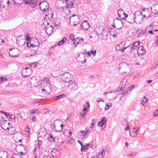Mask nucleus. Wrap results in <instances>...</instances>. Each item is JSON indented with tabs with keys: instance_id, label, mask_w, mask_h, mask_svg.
<instances>
[{
	"instance_id": "nucleus-1",
	"label": "nucleus",
	"mask_w": 158,
	"mask_h": 158,
	"mask_svg": "<svg viewBox=\"0 0 158 158\" xmlns=\"http://www.w3.org/2000/svg\"><path fill=\"white\" fill-rule=\"evenodd\" d=\"M43 25L45 26L44 29L46 33L48 35H50L53 33L54 27L51 25H50L48 21L44 20L43 22Z\"/></svg>"
},
{
	"instance_id": "nucleus-2",
	"label": "nucleus",
	"mask_w": 158,
	"mask_h": 158,
	"mask_svg": "<svg viewBox=\"0 0 158 158\" xmlns=\"http://www.w3.org/2000/svg\"><path fill=\"white\" fill-rule=\"evenodd\" d=\"M26 38L27 41H29V42H27V44L28 47H29L31 46L34 47L39 45V42L36 38H35L31 39L28 38Z\"/></svg>"
},
{
	"instance_id": "nucleus-3",
	"label": "nucleus",
	"mask_w": 158,
	"mask_h": 158,
	"mask_svg": "<svg viewBox=\"0 0 158 158\" xmlns=\"http://www.w3.org/2000/svg\"><path fill=\"white\" fill-rule=\"evenodd\" d=\"M79 18L77 15H73L69 18V23L71 26H76L79 23Z\"/></svg>"
},
{
	"instance_id": "nucleus-4",
	"label": "nucleus",
	"mask_w": 158,
	"mask_h": 158,
	"mask_svg": "<svg viewBox=\"0 0 158 158\" xmlns=\"http://www.w3.org/2000/svg\"><path fill=\"white\" fill-rule=\"evenodd\" d=\"M121 65L123 68L124 69V72L126 73V74L127 75V76H130L132 74V73L131 72L132 68L130 65L123 62Z\"/></svg>"
},
{
	"instance_id": "nucleus-5",
	"label": "nucleus",
	"mask_w": 158,
	"mask_h": 158,
	"mask_svg": "<svg viewBox=\"0 0 158 158\" xmlns=\"http://www.w3.org/2000/svg\"><path fill=\"white\" fill-rule=\"evenodd\" d=\"M53 14L54 11L53 10L50 8L48 9L43 14L44 16H45V18L46 19H44V20L47 21L48 20L52 19L53 17Z\"/></svg>"
},
{
	"instance_id": "nucleus-6",
	"label": "nucleus",
	"mask_w": 158,
	"mask_h": 158,
	"mask_svg": "<svg viewBox=\"0 0 158 158\" xmlns=\"http://www.w3.org/2000/svg\"><path fill=\"white\" fill-rule=\"evenodd\" d=\"M139 13V15H141L142 14V13L140 12H135V13H132L129 15V17L126 20V21L129 23H131L134 22L136 23L135 19H136V14Z\"/></svg>"
},
{
	"instance_id": "nucleus-7",
	"label": "nucleus",
	"mask_w": 158,
	"mask_h": 158,
	"mask_svg": "<svg viewBox=\"0 0 158 158\" xmlns=\"http://www.w3.org/2000/svg\"><path fill=\"white\" fill-rule=\"evenodd\" d=\"M61 79L64 82H70L72 79L71 74L68 72L62 74Z\"/></svg>"
},
{
	"instance_id": "nucleus-8",
	"label": "nucleus",
	"mask_w": 158,
	"mask_h": 158,
	"mask_svg": "<svg viewBox=\"0 0 158 158\" xmlns=\"http://www.w3.org/2000/svg\"><path fill=\"white\" fill-rule=\"evenodd\" d=\"M40 10L42 11H46L49 8L48 3L46 1L40 2L38 5Z\"/></svg>"
},
{
	"instance_id": "nucleus-9",
	"label": "nucleus",
	"mask_w": 158,
	"mask_h": 158,
	"mask_svg": "<svg viewBox=\"0 0 158 158\" xmlns=\"http://www.w3.org/2000/svg\"><path fill=\"white\" fill-rule=\"evenodd\" d=\"M123 19L124 21H122V20H120V19L118 18L116 19H114V24H113L112 26L116 28V26H115V25H119L120 26H121L120 27H118L117 28L118 29H120L122 27V26L123 25V23L125 21V19L124 18H123L122 19Z\"/></svg>"
},
{
	"instance_id": "nucleus-10",
	"label": "nucleus",
	"mask_w": 158,
	"mask_h": 158,
	"mask_svg": "<svg viewBox=\"0 0 158 158\" xmlns=\"http://www.w3.org/2000/svg\"><path fill=\"white\" fill-rule=\"evenodd\" d=\"M69 89L71 91H74L78 89V85L75 81H71L68 86Z\"/></svg>"
},
{
	"instance_id": "nucleus-11",
	"label": "nucleus",
	"mask_w": 158,
	"mask_h": 158,
	"mask_svg": "<svg viewBox=\"0 0 158 158\" xmlns=\"http://www.w3.org/2000/svg\"><path fill=\"white\" fill-rule=\"evenodd\" d=\"M127 82V79H123L121 81L119 86V88L120 91H123L125 90Z\"/></svg>"
},
{
	"instance_id": "nucleus-12",
	"label": "nucleus",
	"mask_w": 158,
	"mask_h": 158,
	"mask_svg": "<svg viewBox=\"0 0 158 158\" xmlns=\"http://www.w3.org/2000/svg\"><path fill=\"white\" fill-rule=\"evenodd\" d=\"M80 26L82 29L85 30H88L90 27L89 23L86 20L83 21Z\"/></svg>"
},
{
	"instance_id": "nucleus-13",
	"label": "nucleus",
	"mask_w": 158,
	"mask_h": 158,
	"mask_svg": "<svg viewBox=\"0 0 158 158\" xmlns=\"http://www.w3.org/2000/svg\"><path fill=\"white\" fill-rule=\"evenodd\" d=\"M52 156L53 158L58 157L60 154V152L56 149H53L51 151Z\"/></svg>"
},
{
	"instance_id": "nucleus-14",
	"label": "nucleus",
	"mask_w": 158,
	"mask_h": 158,
	"mask_svg": "<svg viewBox=\"0 0 158 158\" xmlns=\"http://www.w3.org/2000/svg\"><path fill=\"white\" fill-rule=\"evenodd\" d=\"M103 29H104V27L101 26H99L96 27L95 29V31H94V32L96 35L98 36L99 35H101L102 34V32Z\"/></svg>"
},
{
	"instance_id": "nucleus-15",
	"label": "nucleus",
	"mask_w": 158,
	"mask_h": 158,
	"mask_svg": "<svg viewBox=\"0 0 158 158\" xmlns=\"http://www.w3.org/2000/svg\"><path fill=\"white\" fill-rule=\"evenodd\" d=\"M65 3H66V5L65 6V7L66 8H69V7H73V3L71 0H64Z\"/></svg>"
},
{
	"instance_id": "nucleus-16",
	"label": "nucleus",
	"mask_w": 158,
	"mask_h": 158,
	"mask_svg": "<svg viewBox=\"0 0 158 158\" xmlns=\"http://www.w3.org/2000/svg\"><path fill=\"white\" fill-rule=\"evenodd\" d=\"M31 69H29L28 67H26L25 68H23L22 71V75L24 77H26L30 75V74H24V72L26 71H31Z\"/></svg>"
},
{
	"instance_id": "nucleus-17",
	"label": "nucleus",
	"mask_w": 158,
	"mask_h": 158,
	"mask_svg": "<svg viewBox=\"0 0 158 158\" xmlns=\"http://www.w3.org/2000/svg\"><path fill=\"white\" fill-rule=\"evenodd\" d=\"M2 128L4 129V130H9V132L10 134H14L15 133V128L13 127H10V128L8 127H7L6 129H5V128H4L2 127Z\"/></svg>"
},
{
	"instance_id": "nucleus-18",
	"label": "nucleus",
	"mask_w": 158,
	"mask_h": 158,
	"mask_svg": "<svg viewBox=\"0 0 158 158\" xmlns=\"http://www.w3.org/2000/svg\"><path fill=\"white\" fill-rule=\"evenodd\" d=\"M106 122V119L105 117H103L101 121L98 123V125L100 127H102Z\"/></svg>"
},
{
	"instance_id": "nucleus-19",
	"label": "nucleus",
	"mask_w": 158,
	"mask_h": 158,
	"mask_svg": "<svg viewBox=\"0 0 158 158\" xmlns=\"http://www.w3.org/2000/svg\"><path fill=\"white\" fill-rule=\"evenodd\" d=\"M137 52H139L141 54H143L145 53L146 50L143 46H140L138 48Z\"/></svg>"
},
{
	"instance_id": "nucleus-20",
	"label": "nucleus",
	"mask_w": 158,
	"mask_h": 158,
	"mask_svg": "<svg viewBox=\"0 0 158 158\" xmlns=\"http://www.w3.org/2000/svg\"><path fill=\"white\" fill-rule=\"evenodd\" d=\"M46 135V131L45 130L42 131L40 130L39 131L38 134V136L39 137H44Z\"/></svg>"
},
{
	"instance_id": "nucleus-21",
	"label": "nucleus",
	"mask_w": 158,
	"mask_h": 158,
	"mask_svg": "<svg viewBox=\"0 0 158 158\" xmlns=\"http://www.w3.org/2000/svg\"><path fill=\"white\" fill-rule=\"evenodd\" d=\"M49 136L48 137V140L51 142H55L56 141V137L51 134H49Z\"/></svg>"
},
{
	"instance_id": "nucleus-22",
	"label": "nucleus",
	"mask_w": 158,
	"mask_h": 158,
	"mask_svg": "<svg viewBox=\"0 0 158 158\" xmlns=\"http://www.w3.org/2000/svg\"><path fill=\"white\" fill-rule=\"evenodd\" d=\"M29 4L31 8H34L37 6L38 0H32Z\"/></svg>"
},
{
	"instance_id": "nucleus-23",
	"label": "nucleus",
	"mask_w": 158,
	"mask_h": 158,
	"mask_svg": "<svg viewBox=\"0 0 158 158\" xmlns=\"http://www.w3.org/2000/svg\"><path fill=\"white\" fill-rule=\"evenodd\" d=\"M87 105H85L84 106V108L83 109V111L84 112H87L89 110V108L90 107V105L89 103L86 102Z\"/></svg>"
},
{
	"instance_id": "nucleus-24",
	"label": "nucleus",
	"mask_w": 158,
	"mask_h": 158,
	"mask_svg": "<svg viewBox=\"0 0 158 158\" xmlns=\"http://www.w3.org/2000/svg\"><path fill=\"white\" fill-rule=\"evenodd\" d=\"M0 158H9L8 153L6 152H3L2 154L0 153Z\"/></svg>"
},
{
	"instance_id": "nucleus-25",
	"label": "nucleus",
	"mask_w": 158,
	"mask_h": 158,
	"mask_svg": "<svg viewBox=\"0 0 158 158\" xmlns=\"http://www.w3.org/2000/svg\"><path fill=\"white\" fill-rule=\"evenodd\" d=\"M89 130L88 128H86L84 132V134H83V137H82V139H84L85 137H87V136L88 133H89L90 131H89Z\"/></svg>"
},
{
	"instance_id": "nucleus-26",
	"label": "nucleus",
	"mask_w": 158,
	"mask_h": 158,
	"mask_svg": "<svg viewBox=\"0 0 158 158\" xmlns=\"http://www.w3.org/2000/svg\"><path fill=\"white\" fill-rule=\"evenodd\" d=\"M139 129L140 127H137V129H136V128H135L133 129V132L134 133H136L134 135L133 137H136L137 136L138 134L137 133V132L139 131Z\"/></svg>"
},
{
	"instance_id": "nucleus-27",
	"label": "nucleus",
	"mask_w": 158,
	"mask_h": 158,
	"mask_svg": "<svg viewBox=\"0 0 158 158\" xmlns=\"http://www.w3.org/2000/svg\"><path fill=\"white\" fill-rule=\"evenodd\" d=\"M48 84V89L49 88V89L50 90L51 92L54 93V91H55V87L53 86H51L50 85H49V84Z\"/></svg>"
},
{
	"instance_id": "nucleus-28",
	"label": "nucleus",
	"mask_w": 158,
	"mask_h": 158,
	"mask_svg": "<svg viewBox=\"0 0 158 158\" xmlns=\"http://www.w3.org/2000/svg\"><path fill=\"white\" fill-rule=\"evenodd\" d=\"M86 53L89 56H91L92 54H94V56L96 53V51L95 50L94 51H91V52H86L85 51Z\"/></svg>"
},
{
	"instance_id": "nucleus-29",
	"label": "nucleus",
	"mask_w": 158,
	"mask_h": 158,
	"mask_svg": "<svg viewBox=\"0 0 158 158\" xmlns=\"http://www.w3.org/2000/svg\"><path fill=\"white\" fill-rule=\"evenodd\" d=\"M53 23L55 24V26H59L60 24V22L59 21V19L56 18L55 20H54L53 21Z\"/></svg>"
},
{
	"instance_id": "nucleus-30",
	"label": "nucleus",
	"mask_w": 158,
	"mask_h": 158,
	"mask_svg": "<svg viewBox=\"0 0 158 158\" xmlns=\"http://www.w3.org/2000/svg\"><path fill=\"white\" fill-rule=\"evenodd\" d=\"M66 40V38L65 37H64L62 40L58 43V46H60L64 44L65 43Z\"/></svg>"
},
{
	"instance_id": "nucleus-31",
	"label": "nucleus",
	"mask_w": 158,
	"mask_h": 158,
	"mask_svg": "<svg viewBox=\"0 0 158 158\" xmlns=\"http://www.w3.org/2000/svg\"><path fill=\"white\" fill-rule=\"evenodd\" d=\"M143 11H144L145 13H148V15L147 16V17L148 18H150V17H151V12L148 10V9H147L146 10H145L144 9H143Z\"/></svg>"
},
{
	"instance_id": "nucleus-32",
	"label": "nucleus",
	"mask_w": 158,
	"mask_h": 158,
	"mask_svg": "<svg viewBox=\"0 0 158 158\" xmlns=\"http://www.w3.org/2000/svg\"><path fill=\"white\" fill-rule=\"evenodd\" d=\"M106 106L105 107V110H107L109 108L111 107L112 106V104L111 103H106Z\"/></svg>"
},
{
	"instance_id": "nucleus-33",
	"label": "nucleus",
	"mask_w": 158,
	"mask_h": 158,
	"mask_svg": "<svg viewBox=\"0 0 158 158\" xmlns=\"http://www.w3.org/2000/svg\"><path fill=\"white\" fill-rule=\"evenodd\" d=\"M102 35L103 36H107L108 35V32H107V31L105 30V29L104 27V29H103V30L102 31Z\"/></svg>"
},
{
	"instance_id": "nucleus-34",
	"label": "nucleus",
	"mask_w": 158,
	"mask_h": 158,
	"mask_svg": "<svg viewBox=\"0 0 158 158\" xmlns=\"http://www.w3.org/2000/svg\"><path fill=\"white\" fill-rule=\"evenodd\" d=\"M16 4H20L23 2L24 0H12Z\"/></svg>"
},
{
	"instance_id": "nucleus-35",
	"label": "nucleus",
	"mask_w": 158,
	"mask_h": 158,
	"mask_svg": "<svg viewBox=\"0 0 158 158\" xmlns=\"http://www.w3.org/2000/svg\"><path fill=\"white\" fill-rule=\"evenodd\" d=\"M109 31L110 34L113 36L115 37L117 36L116 31H114L115 30H114V31L113 30H110Z\"/></svg>"
},
{
	"instance_id": "nucleus-36",
	"label": "nucleus",
	"mask_w": 158,
	"mask_h": 158,
	"mask_svg": "<svg viewBox=\"0 0 158 158\" xmlns=\"http://www.w3.org/2000/svg\"><path fill=\"white\" fill-rule=\"evenodd\" d=\"M140 42L139 41H137L134 42L132 44V46L135 47V48L137 47L139 45Z\"/></svg>"
},
{
	"instance_id": "nucleus-37",
	"label": "nucleus",
	"mask_w": 158,
	"mask_h": 158,
	"mask_svg": "<svg viewBox=\"0 0 158 158\" xmlns=\"http://www.w3.org/2000/svg\"><path fill=\"white\" fill-rule=\"evenodd\" d=\"M60 128L59 130L56 129V128H55V127H54V130L55 131H56V132H60V131L63 129V124H61L60 125Z\"/></svg>"
},
{
	"instance_id": "nucleus-38",
	"label": "nucleus",
	"mask_w": 158,
	"mask_h": 158,
	"mask_svg": "<svg viewBox=\"0 0 158 158\" xmlns=\"http://www.w3.org/2000/svg\"><path fill=\"white\" fill-rule=\"evenodd\" d=\"M99 154L101 155V156H102L103 157L105 154L104 149L103 148L102 150L100 151L99 152Z\"/></svg>"
},
{
	"instance_id": "nucleus-39",
	"label": "nucleus",
	"mask_w": 158,
	"mask_h": 158,
	"mask_svg": "<svg viewBox=\"0 0 158 158\" xmlns=\"http://www.w3.org/2000/svg\"><path fill=\"white\" fill-rule=\"evenodd\" d=\"M66 143L71 144L74 142V140H73V139H68L66 141Z\"/></svg>"
},
{
	"instance_id": "nucleus-40",
	"label": "nucleus",
	"mask_w": 158,
	"mask_h": 158,
	"mask_svg": "<svg viewBox=\"0 0 158 158\" xmlns=\"http://www.w3.org/2000/svg\"><path fill=\"white\" fill-rule=\"evenodd\" d=\"M152 28V25H150L148 27H147L146 29V32H147V31H149L150 30H151Z\"/></svg>"
},
{
	"instance_id": "nucleus-41",
	"label": "nucleus",
	"mask_w": 158,
	"mask_h": 158,
	"mask_svg": "<svg viewBox=\"0 0 158 158\" xmlns=\"http://www.w3.org/2000/svg\"><path fill=\"white\" fill-rule=\"evenodd\" d=\"M45 87L46 88V89H42V92H44V94H46L47 93L48 91V87L47 84H46V87L45 86Z\"/></svg>"
},
{
	"instance_id": "nucleus-42",
	"label": "nucleus",
	"mask_w": 158,
	"mask_h": 158,
	"mask_svg": "<svg viewBox=\"0 0 158 158\" xmlns=\"http://www.w3.org/2000/svg\"><path fill=\"white\" fill-rule=\"evenodd\" d=\"M78 39H77V38L74 39L73 41H74L73 43L74 45L75 46V47H76L77 46V43H78Z\"/></svg>"
},
{
	"instance_id": "nucleus-43",
	"label": "nucleus",
	"mask_w": 158,
	"mask_h": 158,
	"mask_svg": "<svg viewBox=\"0 0 158 158\" xmlns=\"http://www.w3.org/2000/svg\"><path fill=\"white\" fill-rule=\"evenodd\" d=\"M77 39H78V43H77V44H80L82 43L83 41V39H80V38L77 37Z\"/></svg>"
},
{
	"instance_id": "nucleus-44",
	"label": "nucleus",
	"mask_w": 158,
	"mask_h": 158,
	"mask_svg": "<svg viewBox=\"0 0 158 158\" xmlns=\"http://www.w3.org/2000/svg\"><path fill=\"white\" fill-rule=\"evenodd\" d=\"M142 102L144 103H146L148 102V100L146 96L143 97V99L142 100Z\"/></svg>"
},
{
	"instance_id": "nucleus-45",
	"label": "nucleus",
	"mask_w": 158,
	"mask_h": 158,
	"mask_svg": "<svg viewBox=\"0 0 158 158\" xmlns=\"http://www.w3.org/2000/svg\"><path fill=\"white\" fill-rule=\"evenodd\" d=\"M136 155V153L135 152H132L131 153H129L127 154V156H134Z\"/></svg>"
},
{
	"instance_id": "nucleus-46",
	"label": "nucleus",
	"mask_w": 158,
	"mask_h": 158,
	"mask_svg": "<svg viewBox=\"0 0 158 158\" xmlns=\"http://www.w3.org/2000/svg\"><path fill=\"white\" fill-rule=\"evenodd\" d=\"M13 50V49L12 48H11L10 49V52H9V56H13V57H17L18 56V55H11V54H10V53L11 52V51H12Z\"/></svg>"
},
{
	"instance_id": "nucleus-47",
	"label": "nucleus",
	"mask_w": 158,
	"mask_h": 158,
	"mask_svg": "<svg viewBox=\"0 0 158 158\" xmlns=\"http://www.w3.org/2000/svg\"><path fill=\"white\" fill-rule=\"evenodd\" d=\"M66 95L64 94H63L61 95H59V99H61L63 98H66Z\"/></svg>"
},
{
	"instance_id": "nucleus-48",
	"label": "nucleus",
	"mask_w": 158,
	"mask_h": 158,
	"mask_svg": "<svg viewBox=\"0 0 158 158\" xmlns=\"http://www.w3.org/2000/svg\"><path fill=\"white\" fill-rule=\"evenodd\" d=\"M115 49L116 51H118L121 50V47H120L119 44H118L115 47Z\"/></svg>"
},
{
	"instance_id": "nucleus-49",
	"label": "nucleus",
	"mask_w": 158,
	"mask_h": 158,
	"mask_svg": "<svg viewBox=\"0 0 158 158\" xmlns=\"http://www.w3.org/2000/svg\"><path fill=\"white\" fill-rule=\"evenodd\" d=\"M7 80V79L6 78L5 79L4 77H0V84L2 83L3 82V81H4V80Z\"/></svg>"
},
{
	"instance_id": "nucleus-50",
	"label": "nucleus",
	"mask_w": 158,
	"mask_h": 158,
	"mask_svg": "<svg viewBox=\"0 0 158 158\" xmlns=\"http://www.w3.org/2000/svg\"><path fill=\"white\" fill-rule=\"evenodd\" d=\"M158 66V60L156 62L155 64L153 65V68L154 69H155L156 68L157 66Z\"/></svg>"
},
{
	"instance_id": "nucleus-51",
	"label": "nucleus",
	"mask_w": 158,
	"mask_h": 158,
	"mask_svg": "<svg viewBox=\"0 0 158 158\" xmlns=\"http://www.w3.org/2000/svg\"><path fill=\"white\" fill-rule=\"evenodd\" d=\"M158 110H156L153 113V116L154 117H156L158 115Z\"/></svg>"
},
{
	"instance_id": "nucleus-52",
	"label": "nucleus",
	"mask_w": 158,
	"mask_h": 158,
	"mask_svg": "<svg viewBox=\"0 0 158 158\" xmlns=\"http://www.w3.org/2000/svg\"><path fill=\"white\" fill-rule=\"evenodd\" d=\"M74 35L73 34L70 35V39L72 40H74L75 39L74 38Z\"/></svg>"
},
{
	"instance_id": "nucleus-53",
	"label": "nucleus",
	"mask_w": 158,
	"mask_h": 158,
	"mask_svg": "<svg viewBox=\"0 0 158 158\" xmlns=\"http://www.w3.org/2000/svg\"><path fill=\"white\" fill-rule=\"evenodd\" d=\"M128 91H124V92L122 94V96L120 98V99H121V98L123 96H124L125 95L127 94Z\"/></svg>"
},
{
	"instance_id": "nucleus-54",
	"label": "nucleus",
	"mask_w": 158,
	"mask_h": 158,
	"mask_svg": "<svg viewBox=\"0 0 158 158\" xmlns=\"http://www.w3.org/2000/svg\"><path fill=\"white\" fill-rule=\"evenodd\" d=\"M32 0H24V2L26 4H29Z\"/></svg>"
},
{
	"instance_id": "nucleus-55",
	"label": "nucleus",
	"mask_w": 158,
	"mask_h": 158,
	"mask_svg": "<svg viewBox=\"0 0 158 158\" xmlns=\"http://www.w3.org/2000/svg\"><path fill=\"white\" fill-rule=\"evenodd\" d=\"M156 40L155 41V44L156 46H158V35L156 36Z\"/></svg>"
},
{
	"instance_id": "nucleus-56",
	"label": "nucleus",
	"mask_w": 158,
	"mask_h": 158,
	"mask_svg": "<svg viewBox=\"0 0 158 158\" xmlns=\"http://www.w3.org/2000/svg\"><path fill=\"white\" fill-rule=\"evenodd\" d=\"M134 87V85H131L128 88V90H131Z\"/></svg>"
},
{
	"instance_id": "nucleus-57",
	"label": "nucleus",
	"mask_w": 158,
	"mask_h": 158,
	"mask_svg": "<svg viewBox=\"0 0 158 158\" xmlns=\"http://www.w3.org/2000/svg\"><path fill=\"white\" fill-rule=\"evenodd\" d=\"M77 142L79 143L80 144L81 146V150L83 149V143H82L79 140H78Z\"/></svg>"
},
{
	"instance_id": "nucleus-58",
	"label": "nucleus",
	"mask_w": 158,
	"mask_h": 158,
	"mask_svg": "<svg viewBox=\"0 0 158 158\" xmlns=\"http://www.w3.org/2000/svg\"><path fill=\"white\" fill-rule=\"evenodd\" d=\"M30 119H31L32 121H35V117L34 116H31L29 117Z\"/></svg>"
},
{
	"instance_id": "nucleus-59",
	"label": "nucleus",
	"mask_w": 158,
	"mask_h": 158,
	"mask_svg": "<svg viewBox=\"0 0 158 158\" xmlns=\"http://www.w3.org/2000/svg\"><path fill=\"white\" fill-rule=\"evenodd\" d=\"M156 8H154V9H153V10H154V12H153L154 13L155 15H158V9H156Z\"/></svg>"
},
{
	"instance_id": "nucleus-60",
	"label": "nucleus",
	"mask_w": 158,
	"mask_h": 158,
	"mask_svg": "<svg viewBox=\"0 0 158 158\" xmlns=\"http://www.w3.org/2000/svg\"><path fill=\"white\" fill-rule=\"evenodd\" d=\"M27 129L25 130V131L27 132H29V135L30 134V128L29 127L27 126L26 127Z\"/></svg>"
},
{
	"instance_id": "nucleus-61",
	"label": "nucleus",
	"mask_w": 158,
	"mask_h": 158,
	"mask_svg": "<svg viewBox=\"0 0 158 158\" xmlns=\"http://www.w3.org/2000/svg\"><path fill=\"white\" fill-rule=\"evenodd\" d=\"M37 63H36V62H34L33 63H32L31 64V67H33L34 68H35L36 67V64H37Z\"/></svg>"
},
{
	"instance_id": "nucleus-62",
	"label": "nucleus",
	"mask_w": 158,
	"mask_h": 158,
	"mask_svg": "<svg viewBox=\"0 0 158 158\" xmlns=\"http://www.w3.org/2000/svg\"><path fill=\"white\" fill-rule=\"evenodd\" d=\"M83 149L81 150V151H83V150H84L85 151V150H87V147H86V146L85 145V146H84L83 145Z\"/></svg>"
},
{
	"instance_id": "nucleus-63",
	"label": "nucleus",
	"mask_w": 158,
	"mask_h": 158,
	"mask_svg": "<svg viewBox=\"0 0 158 158\" xmlns=\"http://www.w3.org/2000/svg\"><path fill=\"white\" fill-rule=\"evenodd\" d=\"M121 13L123 14H124L123 10L122 9H120L118 10V13Z\"/></svg>"
},
{
	"instance_id": "nucleus-64",
	"label": "nucleus",
	"mask_w": 158,
	"mask_h": 158,
	"mask_svg": "<svg viewBox=\"0 0 158 158\" xmlns=\"http://www.w3.org/2000/svg\"><path fill=\"white\" fill-rule=\"evenodd\" d=\"M85 145L86 146V147H92V146L93 145L89 143V144H86Z\"/></svg>"
}]
</instances>
